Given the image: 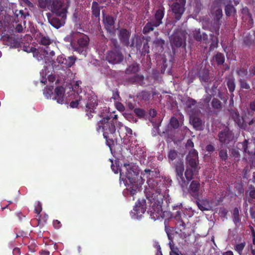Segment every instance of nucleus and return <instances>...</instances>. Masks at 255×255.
<instances>
[{
  "label": "nucleus",
  "instance_id": "nucleus-56",
  "mask_svg": "<svg viewBox=\"0 0 255 255\" xmlns=\"http://www.w3.org/2000/svg\"><path fill=\"white\" fill-rule=\"evenodd\" d=\"M254 41L252 38V36L249 35L246 36L244 38V43L247 46H251L254 43Z\"/></svg>",
  "mask_w": 255,
  "mask_h": 255
},
{
  "label": "nucleus",
  "instance_id": "nucleus-43",
  "mask_svg": "<svg viewBox=\"0 0 255 255\" xmlns=\"http://www.w3.org/2000/svg\"><path fill=\"white\" fill-rule=\"evenodd\" d=\"M124 128L126 131V136L128 137V142L132 143L135 141L136 140L135 137L132 136L133 133L132 129L127 127H125Z\"/></svg>",
  "mask_w": 255,
  "mask_h": 255
},
{
  "label": "nucleus",
  "instance_id": "nucleus-23",
  "mask_svg": "<svg viewBox=\"0 0 255 255\" xmlns=\"http://www.w3.org/2000/svg\"><path fill=\"white\" fill-rule=\"evenodd\" d=\"M192 34L193 38L197 42L202 41L205 44L208 43V35L205 32L201 33L199 28L193 30Z\"/></svg>",
  "mask_w": 255,
  "mask_h": 255
},
{
  "label": "nucleus",
  "instance_id": "nucleus-20",
  "mask_svg": "<svg viewBox=\"0 0 255 255\" xmlns=\"http://www.w3.org/2000/svg\"><path fill=\"white\" fill-rule=\"evenodd\" d=\"M145 203L146 201L144 199L141 201L138 200V203L136 204L133 210L131 211V213L133 214L134 218L138 219L145 213L146 211Z\"/></svg>",
  "mask_w": 255,
  "mask_h": 255
},
{
  "label": "nucleus",
  "instance_id": "nucleus-63",
  "mask_svg": "<svg viewBox=\"0 0 255 255\" xmlns=\"http://www.w3.org/2000/svg\"><path fill=\"white\" fill-rule=\"evenodd\" d=\"M165 41L162 39H156L153 43L156 46L160 47L161 48H163V46L164 44Z\"/></svg>",
  "mask_w": 255,
  "mask_h": 255
},
{
  "label": "nucleus",
  "instance_id": "nucleus-58",
  "mask_svg": "<svg viewBox=\"0 0 255 255\" xmlns=\"http://www.w3.org/2000/svg\"><path fill=\"white\" fill-rule=\"evenodd\" d=\"M245 247V243H241L237 244L235 247V250L240 255L242 254V252Z\"/></svg>",
  "mask_w": 255,
  "mask_h": 255
},
{
  "label": "nucleus",
  "instance_id": "nucleus-12",
  "mask_svg": "<svg viewBox=\"0 0 255 255\" xmlns=\"http://www.w3.org/2000/svg\"><path fill=\"white\" fill-rule=\"evenodd\" d=\"M186 1V0H175V1L171 5L170 7L172 12L174 14V18L176 21L181 18L185 10Z\"/></svg>",
  "mask_w": 255,
  "mask_h": 255
},
{
  "label": "nucleus",
  "instance_id": "nucleus-18",
  "mask_svg": "<svg viewBox=\"0 0 255 255\" xmlns=\"http://www.w3.org/2000/svg\"><path fill=\"white\" fill-rule=\"evenodd\" d=\"M52 11L58 17H66L67 13V7H63L62 3L59 0H54L52 4Z\"/></svg>",
  "mask_w": 255,
  "mask_h": 255
},
{
  "label": "nucleus",
  "instance_id": "nucleus-28",
  "mask_svg": "<svg viewBox=\"0 0 255 255\" xmlns=\"http://www.w3.org/2000/svg\"><path fill=\"white\" fill-rule=\"evenodd\" d=\"M219 157L220 160L226 162L228 159V148L221 145L220 147L218 149Z\"/></svg>",
  "mask_w": 255,
  "mask_h": 255
},
{
  "label": "nucleus",
  "instance_id": "nucleus-7",
  "mask_svg": "<svg viewBox=\"0 0 255 255\" xmlns=\"http://www.w3.org/2000/svg\"><path fill=\"white\" fill-rule=\"evenodd\" d=\"M31 38L29 35L25 34L22 39L21 35L13 34L11 35H4L2 36V39L4 45L11 48H18L21 47V44L24 42V39L27 38L30 40Z\"/></svg>",
  "mask_w": 255,
  "mask_h": 255
},
{
  "label": "nucleus",
  "instance_id": "nucleus-34",
  "mask_svg": "<svg viewBox=\"0 0 255 255\" xmlns=\"http://www.w3.org/2000/svg\"><path fill=\"white\" fill-rule=\"evenodd\" d=\"M187 166L186 168L198 171V159H194L193 158L186 159Z\"/></svg>",
  "mask_w": 255,
  "mask_h": 255
},
{
  "label": "nucleus",
  "instance_id": "nucleus-19",
  "mask_svg": "<svg viewBox=\"0 0 255 255\" xmlns=\"http://www.w3.org/2000/svg\"><path fill=\"white\" fill-rule=\"evenodd\" d=\"M197 76L201 83H210V71L206 66L201 65L197 69Z\"/></svg>",
  "mask_w": 255,
  "mask_h": 255
},
{
  "label": "nucleus",
  "instance_id": "nucleus-32",
  "mask_svg": "<svg viewBox=\"0 0 255 255\" xmlns=\"http://www.w3.org/2000/svg\"><path fill=\"white\" fill-rule=\"evenodd\" d=\"M221 25V21L220 20L214 19L209 30L211 32H214L216 35H219V30Z\"/></svg>",
  "mask_w": 255,
  "mask_h": 255
},
{
  "label": "nucleus",
  "instance_id": "nucleus-6",
  "mask_svg": "<svg viewBox=\"0 0 255 255\" xmlns=\"http://www.w3.org/2000/svg\"><path fill=\"white\" fill-rule=\"evenodd\" d=\"M187 33L181 29H177L169 37L170 43L172 48L182 47L186 46Z\"/></svg>",
  "mask_w": 255,
  "mask_h": 255
},
{
  "label": "nucleus",
  "instance_id": "nucleus-55",
  "mask_svg": "<svg viewBox=\"0 0 255 255\" xmlns=\"http://www.w3.org/2000/svg\"><path fill=\"white\" fill-rule=\"evenodd\" d=\"M144 172L148 174L149 178H153V177H157L159 174V172L157 171L155 169L151 170L150 169H146Z\"/></svg>",
  "mask_w": 255,
  "mask_h": 255
},
{
  "label": "nucleus",
  "instance_id": "nucleus-59",
  "mask_svg": "<svg viewBox=\"0 0 255 255\" xmlns=\"http://www.w3.org/2000/svg\"><path fill=\"white\" fill-rule=\"evenodd\" d=\"M14 14L17 18L20 15V17L22 19H25L27 16L29 15L28 12L25 13L23 10H16Z\"/></svg>",
  "mask_w": 255,
  "mask_h": 255
},
{
  "label": "nucleus",
  "instance_id": "nucleus-17",
  "mask_svg": "<svg viewBox=\"0 0 255 255\" xmlns=\"http://www.w3.org/2000/svg\"><path fill=\"white\" fill-rule=\"evenodd\" d=\"M130 32L126 28H121L119 31L118 37L121 43L125 46L133 47L134 43L132 42L129 45V37L130 36Z\"/></svg>",
  "mask_w": 255,
  "mask_h": 255
},
{
  "label": "nucleus",
  "instance_id": "nucleus-25",
  "mask_svg": "<svg viewBox=\"0 0 255 255\" xmlns=\"http://www.w3.org/2000/svg\"><path fill=\"white\" fill-rule=\"evenodd\" d=\"M65 89L62 86L57 87L54 90V97L53 99L56 100L57 102L60 104L64 103Z\"/></svg>",
  "mask_w": 255,
  "mask_h": 255
},
{
  "label": "nucleus",
  "instance_id": "nucleus-9",
  "mask_svg": "<svg viewBox=\"0 0 255 255\" xmlns=\"http://www.w3.org/2000/svg\"><path fill=\"white\" fill-rule=\"evenodd\" d=\"M182 208V204L181 203H178L176 205L172 206V210H177L174 216V219L176 221L175 224L176 228L180 230V232H183L185 230L186 224L184 221V219H187V216L183 211H180Z\"/></svg>",
  "mask_w": 255,
  "mask_h": 255
},
{
  "label": "nucleus",
  "instance_id": "nucleus-41",
  "mask_svg": "<svg viewBox=\"0 0 255 255\" xmlns=\"http://www.w3.org/2000/svg\"><path fill=\"white\" fill-rule=\"evenodd\" d=\"M211 43L209 47V51H212L217 48L218 46V38L217 35H214L213 34H210Z\"/></svg>",
  "mask_w": 255,
  "mask_h": 255
},
{
  "label": "nucleus",
  "instance_id": "nucleus-45",
  "mask_svg": "<svg viewBox=\"0 0 255 255\" xmlns=\"http://www.w3.org/2000/svg\"><path fill=\"white\" fill-rule=\"evenodd\" d=\"M150 97V93L146 91H142L137 95V98L141 101H148Z\"/></svg>",
  "mask_w": 255,
  "mask_h": 255
},
{
  "label": "nucleus",
  "instance_id": "nucleus-48",
  "mask_svg": "<svg viewBox=\"0 0 255 255\" xmlns=\"http://www.w3.org/2000/svg\"><path fill=\"white\" fill-rule=\"evenodd\" d=\"M37 2L38 7L45 9L51 4L52 0H37Z\"/></svg>",
  "mask_w": 255,
  "mask_h": 255
},
{
  "label": "nucleus",
  "instance_id": "nucleus-49",
  "mask_svg": "<svg viewBox=\"0 0 255 255\" xmlns=\"http://www.w3.org/2000/svg\"><path fill=\"white\" fill-rule=\"evenodd\" d=\"M249 141L247 139H245L243 142L238 143V147H242L243 151L246 153H248L249 155H251L252 152H251L248 150Z\"/></svg>",
  "mask_w": 255,
  "mask_h": 255
},
{
  "label": "nucleus",
  "instance_id": "nucleus-46",
  "mask_svg": "<svg viewBox=\"0 0 255 255\" xmlns=\"http://www.w3.org/2000/svg\"><path fill=\"white\" fill-rule=\"evenodd\" d=\"M240 87L241 89H245L251 91V86L247 80L244 78L239 79L238 80Z\"/></svg>",
  "mask_w": 255,
  "mask_h": 255
},
{
  "label": "nucleus",
  "instance_id": "nucleus-38",
  "mask_svg": "<svg viewBox=\"0 0 255 255\" xmlns=\"http://www.w3.org/2000/svg\"><path fill=\"white\" fill-rule=\"evenodd\" d=\"M212 108L217 112L221 111L223 108L221 102L217 98H214L211 102Z\"/></svg>",
  "mask_w": 255,
  "mask_h": 255
},
{
  "label": "nucleus",
  "instance_id": "nucleus-52",
  "mask_svg": "<svg viewBox=\"0 0 255 255\" xmlns=\"http://www.w3.org/2000/svg\"><path fill=\"white\" fill-rule=\"evenodd\" d=\"M193 158L194 159H198V153L195 149H191L187 155L186 159Z\"/></svg>",
  "mask_w": 255,
  "mask_h": 255
},
{
  "label": "nucleus",
  "instance_id": "nucleus-54",
  "mask_svg": "<svg viewBox=\"0 0 255 255\" xmlns=\"http://www.w3.org/2000/svg\"><path fill=\"white\" fill-rule=\"evenodd\" d=\"M110 46L113 48V49H121L120 46L117 39L112 38L110 39Z\"/></svg>",
  "mask_w": 255,
  "mask_h": 255
},
{
  "label": "nucleus",
  "instance_id": "nucleus-22",
  "mask_svg": "<svg viewBox=\"0 0 255 255\" xmlns=\"http://www.w3.org/2000/svg\"><path fill=\"white\" fill-rule=\"evenodd\" d=\"M115 20L116 19L109 14H108L107 16L103 19L104 27L107 32L109 33H114Z\"/></svg>",
  "mask_w": 255,
  "mask_h": 255
},
{
  "label": "nucleus",
  "instance_id": "nucleus-60",
  "mask_svg": "<svg viewBox=\"0 0 255 255\" xmlns=\"http://www.w3.org/2000/svg\"><path fill=\"white\" fill-rule=\"evenodd\" d=\"M231 155L234 158L235 160H239L240 157V153L238 149L232 148L231 149Z\"/></svg>",
  "mask_w": 255,
  "mask_h": 255
},
{
  "label": "nucleus",
  "instance_id": "nucleus-36",
  "mask_svg": "<svg viewBox=\"0 0 255 255\" xmlns=\"http://www.w3.org/2000/svg\"><path fill=\"white\" fill-rule=\"evenodd\" d=\"M198 172V171L194 170L188 168H186V170L184 173V175L186 179V180L185 181L187 183V186L188 185L189 182H190L193 179V175Z\"/></svg>",
  "mask_w": 255,
  "mask_h": 255
},
{
  "label": "nucleus",
  "instance_id": "nucleus-33",
  "mask_svg": "<svg viewBox=\"0 0 255 255\" xmlns=\"http://www.w3.org/2000/svg\"><path fill=\"white\" fill-rule=\"evenodd\" d=\"M224 1L223 3L225 5V13L227 16H230L234 11L235 10V8L232 4V2L231 0H223Z\"/></svg>",
  "mask_w": 255,
  "mask_h": 255
},
{
  "label": "nucleus",
  "instance_id": "nucleus-27",
  "mask_svg": "<svg viewBox=\"0 0 255 255\" xmlns=\"http://www.w3.org/2000/svg\"><path fill=\"white\" fill-rule=\"evenodd\" d=\"M190 122L196 130H202L204 129V122L200 118L196 116L190 117Z\"/></svg>",
  "mask_w": 255,
  "mask_h": 255
},
{
  "label": "nucleus",
  "instance_id": "nucleus-29",
  "mask_svg": "<svg viewBox=\"0 0 255 255\" xmlns=\"http://www.w3.org/2000/svg\"><path fill=\"white\" fill-rule=\"evenodd\" d=\"M247 201L250 204H252L253 200H255V187L251 185L249 186V189L246 192Z\"/></svg>",
  "mask_w": 255,
  "mask_h": 255
},
{
  "label": "nucleus",
  "instance_id": "nucleus-53",
  "mask_svg": "<svg viewBox=\"0 0 255 255\" xmlns=\"http://www.w3.org/2000/svg\"><path fill=\"white\" fill-rule=\"evenodd\" d=\"M214 19L220 20L223 16L222 10L220 7H217L213 13Z\"/></svg>",
  "mask_w": 255,
  "mask_h": 255
},
{
  "label": "nucleus",
  "instance_id": "nucleus-35",
  "mask_svg": "<svg viewBox=\"0 0 255 255\" xmlns=\"http://www.w3.org/2000/svg\"><path fill=\"white\" fill-rule=\"evenodd\" d=\"M79 32H72L70 34L67 35L64 38V40L65 42L70 43V46H71L72 49L73 50V44H75V39L78 37Z\"/></svg>",
  "mask_w": 255,
  "mask_h": 255
},
{
  "label": "nucleus",
  "instance_id": "nucleus-15",
  "mask_svg": "<svg viewBox=\"0 0 255 255\" xmlns=\"http://www.w3.org/2000/svg\"><path fill=\"white\" fill-rule=\"evenodd\" d=\"M174 167L175 170L177 178L182 188L187 187V183L183 176L184 165L183 159L179 158L176 160L174 164Z\"/></svg>",
  "mask_w": 255,
  "mask_h": 255
},
{
  "label": "nucleus",
  "instance_id": "nucleus-37",
  "mask_svg": "<svg viewBox=\"0 0 255 255\" xmlns=\"http://www.w3.org/2000/svg\"><path fill=\"white\" fill-rule=\"evenodd\" d=\"M39 43L41 45L48 47L52 43V40L50 39L49 36L44 34L39 33Z\"/></svg>",
  "mask_w": 255,
  "mask_h": 255
},
{
  "label": "nucleus",
  "instance_id": "nucleus-51",
  "mask_svg": "<svg viewBox=\"0 0 255 255\" xmlns=\"http://www.w3.org/2000/svg\"><path fill=\"white\" fill-rule=\"evenodd\" d=\"M134 113L138 118H143L146 115V112L141 108H135L133 110Z\"/></svg>",
  "mask_w": 255,
  "mask_h": 255
},
{
  "label": "nucleus",
  "instance_id": "nucleus-42",
  "mask_svg": "<svg viewBox=\"0 0 255 255\" xmlns=\"http://www.w3.org/2000/svg\"><path fill=\"white\" fill-rule=\"evenodd\" d=\"M178 156V152L174 149H170L167 153L168 160L169 163L176 159Z\"/></svg>",
  "mask_w": 255,
  "mask_h": 255
},
{
  "label": "nucleus",
  "instance_id": "nucleus-64",
  "mask_svg": "<svg viewBox=\"0 0 255 255\" xmlns=\"http://www.w3.org/2000/svg\"><path fill=\"white\" fill-rule=\"evenodd\" d=\"M41 211H42V204L39 201H38L37 203V204L35 206L34 212L35 213L39 215L40 213V212H41Z\"/></svg>",
  "mask_w": 255,
  "mask_h": 255
},
{
  "label": "nucleus",
  "instance_id": "nucleus-10",
  "mask_svg": "<svg viewBox=\"0 0 255 255\" xmlns=\"http://www.w3.org/2000/svg\"><path fill=\"white\" fill-rule=\"evenodd\" d=\"M76 38H77V42L73 44V50L79 54L85 55L88 47L89 38L87 35L79 32L78 37Z\"/></svg>",
  "mask_w": 255,
  "mask_h": 255
},
{
  "label": "nucleus",
  "instance_id": "nucleus-47",
  "mask_svg": "<svg viewBox=\"0 0 255 255\" xmlns=\"http://www.w3.org/2000/svg\"><path fill=\"white\" fill-rule=\"evenodd\" d=\"M214 59L216 61L218 65L223 64L225 60L224 55L220 52H218L214 57Z\"/></svg>",
  "mask_w": 255,
  "mask_h": 255
},
{
  "label": "nucleus",
  "instance_id": "nucleus-5",
  "mask_svg": "<svg viewBox=\"0 0 255 255\" xmlns=\"http://www.w3.org/2000/svg\"><path fill=\"white\" fill-rule=\"evenodd\" d=\"M165 14V8L161 5L155 10L154 14V19H150L147 22L142 29V33L146 35L151 31H153L155 27H158L163 23L162 19Z\"/></svg>",
  "mask_w": 255,
  "mask_h": 255
},
{
  "label": "nucleus",
  "instance_id": "nucleus-62",
  "mask_svg": "<svg viewBox=\"0 0 255 255\" xmlns=\"http://www.w3.org/2000/svg\"><path fill=\"white\" fill-rule=\"evenodd\" d=\"M243 12L244 14H246L249 18V22L250 23H253V19L251 13L249 12V9L248 8H244Z\"/></svg>",
  "mask_w": 255,
  "mask_h": 255
},
{
  "label": "nucleus",
  "instance_id": "nucleus-44",
  "mask_svg": "<svg viewBox=\"0 0 255 255\" xmlns=\"http://www.w3.org/2000/svg\"><path fill=\"white\" fill-rule=\"evenodd\" d=\"M236 73L239 77V79L244 78L247 77L248 72V69L246 67H240L237 68Z\"/></svg>",
  "mask_w": 255,
  "mask_h": 255
},
{
  "label": "nucleus",
  "instance_id": "nucleus-2",
  "mask_svg": "<svg viewBox=\"0 0 255 255\" xmlns=\"http://www.w3.org/2000/svg\"><path fill=\"white\" fill-rule=\"evenodd\" d=\"M120 178L128 184V191L132 197L139 190L140 185L138 183L139 170L138 166L133 163H124L120 170Z\"/></svg>",
  "mask_w": 255,
  "mask_h": 255
},
{
  "label": "nucleus",
  "instance_id": "nucleus-21",
  "mask_svg": "<svg viewBox=\"0 0 255 255\" xmlns=\"http://www.w3.org/2000/svg\"><path fill=\"white\" fill-rule=\"evenodd\" d=\"M229 113L232 119L240 128H246L247 125L245 123L244 119L243 117L240 116L237 110L231 109L229 110Z\"/></svg>",
  "mask_w": 255,
  "mask_h": 255
},
{
  "label": "nucleus",
  "instance_id": "nucleus-30",
  "mask_svg": "<svg viewBox=\"0 0 255 255\" xmlns=\"http://www.w3.org/2000/svg\"><path fill=\"white\" fill-rule=\"evenodd\" d=\"M196 203L199 209L202 211H208L209 209V202L207 199L196 200Z\"/></svg>",
  "mask_w": 255,
  "mask_h": 255
},
{
  "label": "nucleus",
  "instance_id": "nucleus-1",
  "mask_svg": "<svg viewBox=\"0 0 255 255\" xmlns=\"http://www.w3.org/2000/svg\"><path fill=\"white\" fill-rule=\"evenodd\" d=\"M147 186L144 190L146 198L149 204L148 214L154 220L162 214V205L164 196L161 193V186L163 185L162 182L159 179L149 178L147 181Z\"/></svg>",
  "mask_w": 255,
  "mask_h": 255
},
{
  "label": "nucleus",
  "instance_id": "nucleus-24",
  "mask_svg": "<svg viewBox=\"0 0 255 255\" xmlns=\"http://www.w3.org/2000/svg\"><path fill=\"white\" fill-rule=\"evenodd\" d=\"M60 17L61 18L60 19L57 17V16H51L48 17V19L49 22L53 27L56 29H58L64 25L65 20L66 18V17Z\"/></svg>",
  "mask_w": 255,
  "mask_h": 255
},
{
  "label": "nucleus",
  "instance_id": "nucleus-16",
  "mask_svg": "<svg viewBox=\"0 0 255 255\" xmlns=\"http://www.w3.org/2000/svg\"><path fill=\"white\" fill-rule=\"evenodd\" d=\"M188 191L195 199L198 200L199 198L202 196L203 193L199 181L198 180L192 181L188 188Z\"/></svg>",
  "mask_w": 255,
  "mask_h": 255
},
{
  "label": "nucleus",
  "instance_id": "nucleus-26",
  "mask_svg": "<svg viewBox=\"0 0 255 255\" xmlns=\"http://www.w3.org/2000/svg\"><path fill=\"white\" fill-rule=\"evenodd\" d=\"M101 8L102 7L99 5L98 2L96 1L92 2L91 6L92 17V18H95V20L98 22H100V11Z\"/></svg>",
  "mask_w": 255,
  "mask_h": 255
},
{
  "label": "nucleus",
  "instance_id": "nucleus-4",
  "mask_svg": "<svg viewBox=\"0 0 255 255\" xmlns=\"http://www.w3.org/2000/svg\"><path fill=\"white\" fill-rule=\"evenodd\" d=\"M109 120L110 117L107 116L98 122L96 126V130L98 132H103L106 144L111 149L112 146L114 145L113 136L116 131V126L114 121Z\"/></svg>",
  "mask_w": 255,
  "mask_h": 255
},
{
  "label": "nucleus",
  "instance_id": "nucleus-57",
  "mask_svg": "<svg viewBox=\"0 0 255 255\" xmlns=\"http://www.w3.org/2000/svg\"><path fill=\"white\" fill-rule=\"evenodd\" d=\"M196 104V101L191 98H188L185 102V105L188 108H191L192 107L195 106Z\"/></svg>",
  "mask_w": 255,
  "mask_h": 255
},
{
  "label": "nucleus",
  "instance_id": "nucleus-50",
  "mask_svg": "<svg viewBox=\"0 0 255 255\" xmlns=\"http://www.w3.org/2000/svg\"><path fill=\"white\" fill-rule=\"evenodd\" d=\"M170 125L174 129L179 128L180 124L179 120L175 117H172L170 120Z\"/></svg>",
  "mask_w": 255,
  "mask_h": 255
},
{
  "label": "nucleus",
  "instance_id": "nucleus-61",
  "mask_svg": "<svg viewBox=\"0 0 255 255\" xmlns=\"http://www.w3.org/2000/svg\"><path fill=\"white\" fill-rule=\"evenodd\" d=\"M219 83L217 81L214 82L211 89V94H212L213 96L214 97L217 93V88L218 87Z\"/></svg>",
  "mask_w": 255,
  "mask_h": 255
},
{
  "label": "nucleus",
  "instance_id": "nucleus-31",
  "mask_svg": "<svg viewBox=\"0 0 255 255\" xmlns=\"http://www.w3.org/2000/svg\"><path fill=\"white\" fill-rule=\"evenodd\" d=\"M232 218L236 227H239L241 223V219L240 216L239 209L238 207H235L233 209Z\"/></svg>",
  "mask_w": 255,
  "mask_h": 255
},
{
  "label": "nucleus",
  "instance_id": "nucleus-13",
  "mask_svg": "<svg viewBox=\"0 0 255 255\" xmlns=\"http://www.w3.org/2000/svg\"><path fill=\"white\" fill-rule=\"evenodd\" d=\"M105 59L109 63L116 64L123 61L124 55L121 49H112L106 52Z\"/></svg>",
  "mask_w": 255,
  "mask_h": 255
},
{
  "label": "nucleus",
  "instance_id": "nucleus-11",
  "mask_svg": "<svg viewBox=\"0 0 255 255\" xmlns=\"http://www.w3.org/2000/svg\"><path fill=\"white\" fill-rule=\"evenodd\" d=\"M55 55V52L53 50H50L48 47L46 48L40 49L37 51H35L33 53V56L38 61H43L45 63H52L53 60L52 57Z\"/></svg>",
  "mask_w": 255,
  "mask_h": 255
},
{
  "label": "nucleus",
  "instance_id": "nucleus-8",
  "mask_svg": "<svg viewBox=\"0 0 255 255\" xmlns=\"http://www.w3.org/2000/svg\"><path fill=\"white\" fill-rule=\"evenodd\" d=\"M76 58L74 56H69L66 58L64 55L57 56L55 61H53L52 65L57 70L71 67L75 63Z\"/></svg>",
  "mask_w": 255,
  "mask_h": 255
},
{
  "label": "nucleus",
  "instance_id": "nucleus-14",
  "mask_svg": "<svg viewBox=\"0 0 255 255\" xmlns=\"http://www.w3.org/2000/svg\"><path fill=\"white\" fill-rule=\"evenodd\" d=\"M221 145H227L234 139V133L228 127H225L218 134Z\"/></svg>",
  "mask_w": 255,
  "mask_h": 255
},
{
  "label": "nucleus",
  "instance_id": "nucleus-39",
  "mask_svg": "<svg viewBox=\"0 0 255 255\" xmlns=\"http://www.w3.org/2000/svg\"><path fill=\"white\" fill-rule=\"evenodd\" d=\"M140 70L139 65L137 63H133L129 66L126 70L127 74H135Z\"/></svg>",
  "mask_w": 255,
  "mask_h": 255
},
{
  "label": "nucleus",
  "instance_id": "nucleus-3",
  "mask_svg": "<svg viewBox=\"0 0 255 255\" xmlns=\"http://www.w3.org/2000/svg\"><path fill=\"white\" fill-rule=\"evenodd\" d=\"M77 99L72 101L70 103L71 108L78 107L79 105L82 106L85 105V112L88 120H91L93 117V114L96 113V109L98 105L97 96L87 93L82 90L79 93L77 92Z\"/></svg>",
  "mask_w": 255,
  "mask_h": 255
},
{
  "label": "nucleus",
  "instance_id": "nucleus-40",
  "mask_svg": "<svg viewBox=\"0 0 255 255\" xmlns=\"http://www.w3.org/2000/svg\"><path fill=\"white\" fill-rule=\"evenodd\" d=\"M227 85L230 93H233L236 88L235 79L231 77L226 79Z\"/></svg>",
  "mask_w": 255,
  "mask_h": 255
}]
</instances>
